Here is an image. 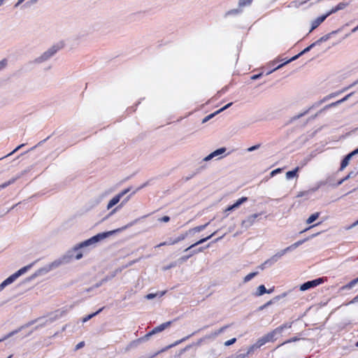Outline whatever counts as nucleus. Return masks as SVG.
Masks as SVG:
<instances>
[{
    "mask_svg": "<svg viewBox=\"0 0 358 358\" xmlns=\"http://www.w3.org/2000/svg\"><path fill=\"white\" fill-rule=\"evenodd\" d=\"M31 267V264L24 266L7 278L0 284V292L2 291L6 286L13 283L18 277L26 273Z\"/></svg>",
    "mask_w": 358,
    "mask_h": 358,
    "instance_id": "1",
    "label": "nucleus"
},
{
    "mask_svg": "<svg viewBox=\"0 0 358 358\" xmlns=\"http://www.w3.org/2000/svg\"><path fill=\"white\" fill-rule=\"evenodd\" d=\"M31 267V264L24 266L7 278L0 284V292L2 291L6 286L13 283L18 277L26 273Z\"/></svg>",
    "mask_w": 358,
    "mask_h": 358,
    "instance_id": "2",
    "label": "nucleus"
},
{
    "mask_svg": "<svg viewBox=\"0 0 358 358\" xmlns=\"http://www.w3.org/2000/svg\"><path fill=\"white\" fill-rule=\"evenodd\" d=\"M113 233H114V231L98 234L96 236H94L92 238H89L88 240L80 243L79 246L77 248L85 247V246L90 245L91 244L95 243L103 238H106V237L113 234Z\"/></svg>",
    "mask_w": 358,
    "mask_h": 358,
    "instance_id": "3",
    "label": "nucleus"
},
{
    "mask_svg": "<svg viewBox=\"0 0 358 358\" xmlns=\"http://www.w3.org/2000/svg\"><path fill=\"white\" fill-rule=\"evenodd\" d=\"M325 281L324 278H319L313 280L307 281L300 286L301 291H306L310 288L315 287Z\"/></svg>",
    "mask_w": 358,
    "mask_h": 358,
    "instance_id": "4",
    "label": "nucleus"
},
{
    "mask_svg": "<svg viewBox=\"0 0 358 358\" xmlns=\"http://www.w3.org/2000/svg\"><path fill=\"white\" fill-rule=\"evenodd\" d=\"M129 191V189H125L113 196L108 203L107 209H110L115 205H116L120 199Z\"/></svg>",
    "mask_w": 358,
    "mask_h": 358,
    "instance_id": "5",
    "label": "nucleus"
},
{
    "mask_svg": "<svg viewBox=\"0 0 358 358\" xmlns=\"http://www.w3.org/2000/svg\"><path fill=\"white\" fill-rule=\"evenodd\" d=\"M262 215V213H255L248 216L245 220L241 222V227L245 229H248L252 226L255 222L257 218Z\"/></svg>",
    "mask_w": 358,
    "mask_h": 358,
    "instance_id": "6",
    "label": "nucleus"
},
{
    "mask_svg": "<svg viewBox=\"0 0 358 358\" xmlns=\"http://www.w3.org/2000/svg\"><path fill=\"white\" fill-rule=\"evenodd\" d=\"M171 323H172V322L169 321V322H164L163 324H161L160 325L155 327L151 331L145 335V337L146 338H149L150 336H152V335H153L155 334H157V333H159V332H161V331H164L166 328L170 327Z\"/></svg>",
    "mask_w": 358,
    "mask_h": 358,
    "instance_id": "7",
    "label": "nucleus"
},
{
    "mask_svg": "<svg viewBox=\"0 0 358 358\" xmlns=\"http://www.w3.org/2000/svg\"><path fill=\"white\" fill-rule=\"evenodd\" d=\"M282 329H283L282 327H280L275 329L272 331L268 333L267 334H266L264 336L266 338V341H267V343L275 341V335L278 333H280L282 330Z\"/></svg>",
    "mask_w": 358,
    "mask_h": 358,
    "instance_id": "8",
    "label": "nucleus"
},
{
    "mask_svg": "<svg viewBox=\"0 0 358 358\" xmlns=\"http://www.w3.org/2000/svg\"><path fill=\"white\" fill-rule=\"evenodd\" d=\"M326 16L322 15L314 20L311 22V29H310L309 33L312 32L314 29L318 27L326 20Z\"/></svg>",
    "mask_w": 358,
    "mask_h": 358,
    "instance_id": "9",
    "label": "nucleus"
},
{
    "mask_svg": "<svg viewBox=\"0 0 358 358\" xmlns=\"http://www.w3.org/2000/svg\"><path fill=\"white\" fill-rule=\"evenodd\" d=\"M316 45V43H313L312 44H310L309 46H308L307 48H306L303 51H301L300 53H299L298 55H295L294 57H292L290 59H289L287 62H286L285 64L286 63H288L289 62H292V61H294L296 59H297L298 57H299L301 55H303L304 53L310 51L315 45Z\"/></svg>",
    "mask_w": 358,
    "mask_h": 358,
    "instance_id": "10",
    "label": "nucleus"
},
{
    "mask_svg": "<svg viewBox=\"0 0 358 358\" xmlns=\"http://www.w3.org/2000/svg\"><path fill=\"white\" fill-rule=\"evenodd\" d=\"M225 151H226V148H222L217 149L215 151H214L212 153H210L209 155H208L204 159V160H206V161L210 160L212 158H213L214 157H216V156H217L219 155H221V154L224 153Z\"/></svg>",
    "mask_w": 358,
    "mask_h": 358,
    "instance_id": "11",
    "label": "nucleus"
},
{
    "mask_svg": "<svg viewBox=\"0 0 358 358\" xmlns=\"http://www.w3.org/2000/svg\"><path fill=\"white\" fill-rule=\"evenodd\" d=\"M215 232L211 234L210 235H209L208 236H207L206 238L200 239L199 241H198L197 242L194 243V244H192L189 247H188L187 249H185V251H187L188 250L195 247L196 245H198L199 244H201V243L207 241L208 240L211 238L215 235Z\"/></svg>",
    "mask_w": 358,
    "mask_h": 358,
    "instance_id": "12",
    "label": "nucleus"
},
{
    "mask_svg": "<svg viewBox=\"0 0 358 358\" xmlns=\"http://www.w3.org/2000/svg\"><path fill=\"white\" fill-rule=\"evenodd\" d=\"M300 168L299 166L296 167L294 170L287 171L286 173V178L287 179H292L293 178H298V172L299 171Z\"/></svg>",
    "mask_w": 358,
    "mask_h": 358,
    "instance_id": "13",
    "label": "nucleus"
},
{
    "mask_svg": "<svg viewBox=\"0 0 358 358\" xmlns=\"http://www.w3.org/2000/svg\"><path fill=\"white\" fill-rule=\"evenodd\" d=\"M189 231L185 232V234H180L179 236H178L176 238L173 239V240H170V244H176L183 240L185 239V238L187 236V235L189 234Z\"/></svg>",
    "mask_w": 358,
    "mask_h": 358,
    "instance_id": "14",
    "label": "nucleus"
},
{
    "mask_svg": "<svg viewBox=\"0 0 358 358\" xmlns=\"http://www.w3.org/2000/svg\"><path fill=\"white\" fill-rule=\"evenodd\" d=\"M351 158H352L351 155H347L344 157V159L342 160V162L341 163V166L339 169L340 171H343V170H344V169H345V167L349 164V162Z\"/></svg>",
    "mask_w": 358,
    "mask_h": 358,
    "instance_id": "15",
    "label": "nucleus"
},
{
    "mask_svg": "<svg viewBox=\"0 0 358 358\" xmlns=\"http://www.w3.org/2000/svg\"><path fill=\"white\" fill-rule=\"evenodd\" d=\"M304 242L303 240H301V241H299L296 243H294V244L287 247L283 251H282V253L285 254V252H288V251H290L292 250H294L295 248H296L297 247H299V245H301Z\"/></svg>",
    "mask_w": 358,
    "mask_h": 358,
    "instance_id": "16",
    "label": "nucleus"
},
{
    "mask_svg": "<svg viewBox=\"0 0 358 358\" xmlns=\"http://www.w3.org/2000/svg\"><path fill=\"white\" fill-rule=\"evenodd\" d=\"M232 105V103H229L228 104H227L225 106H224L223 108H220L219 110L216 111L215 113H213V114H210L208 116H207L204 120H203V122H206V120H209L210 118H211L212 117H213L215 115V114H217V113H219L221 111H223L224 110H225L226 108H229L230 106Z\"/></svg>",
    "mask_w": 358,
    "mask_h": 358,
    "instance_id": "17",
    "label": "nucleus"
},
{
    "mask_svg": "<svg viewBox=\"0 0 358 358\" xmlns=\"http://www.w3.org/2000/svg\"><path fill=\"white\" fill-rule=\"evenodd\" d=\"M248 200V197L243 196L238 199L233 205L235 208H238L241 204L246 202Z\"/></svg>",
    "mask_w": 358,
    "mask_h": 358,
    "instance_id": "18",
    "label": "nucleus"
},
{
    "mask_svg": "<svg viewBox=\"0 0 358 358\" xmlns=\"http://www.w3.org/2000/svg\"><path fill=\"white\" fill-rule=\"evenodd\" d=\"M258 295L259 296H261V295H263L265 293H271L272 292V289H270V290H266L265 286L264 285H259L258 287Z\"/></svg>",
    "mask_w": 358,
    "mask_h": 358,
    "instance_id": "19",
    "label": "nucleus"
},
{
    "mask_svg": "<svg viewBox=\"0 0 358 358\" xmlns=\"http://www.w3.org/2000/svg\"><path fill=\"white\" fill-rule=\"evenodd\" d=\"M350 95H351L350 94H348V95H346L345 97H343V99H340V100H338V101H336V102H334V103H330V104L328 106V107H333V106H338V104H340V103H341L344 102L345 101L348 100V99L350 97Z\"/></svg>",
    "mask_w": 358,
    "mask_h": 358,
    "instance_id": "20",
    "label": "nucleus"
},
{
    "mask_svg": "<svg viewBox=\"0 0 358 358\" xmlns=\"http://www.w3.org/2000/svg\"><path fill=\"white\" fill-rule=\"evenodd\" d=\"M206 226H207V224L197 226L196 227H194V228L189 229V233L191 234V233H194V232H199V231L203 230L206 227Z\"/></svg>",
    "mask_w": 358,
    "mask_h": 358,
    "instance_id": "21",
    "label": "nucleus"
},
{
    "mask_svg": "<svg viewBox=\"0 0 358 358\" xmlns=\"http://www.w3.org/2000/svg\"><path fill=\"white\" fill-rule=\"evenodd\" d=\"M59 48H56L55 46L52 47L51 49H50L48 52L44 53V57L45 58H48L52 55H53L59 49Z\"/></svg>",
    "mask_w": 358,
    "mask_h": 358,
    "instance_id": "22",
    "label": "nucleus"
},
{
    "mask_svg": "<svg viewBox=\"0 0 358 358\" xmlns=\"http://www.w3.org/2000/svg\"><path fill=\"white\" fill-rule=\"evenodd\" d=\"M319 215H320V213H315L312 214L306 220V223L310 224V223L313 222L318 218Z\"/></svg>",
    "mask_w": 358,
    "mask_h": 358,
    "instance_id": "23",
    "label": "nucleus"
},
{
    "mask_svg": "<svg viewBox=\"0 0 358 358\" xmlns=\"http://www.w3.org/2000/svg\"><path fill=\"white\" fill-rule=\"evenodd\" d=\"M252 2V0H239L238 6L244 7L247 6H250Z\"/></svg>",
    "mask_w": 358,
    "mask_h": 358,
    "instance_id": "24",
    "label": "nucleus"
},
{
    "mask_svg": "<svg viewBox=\"0 0 358 358\" xmlns=\"http://www.w3.org/2000/svg\"><path fill=\"white\" fill-rule=\"evenodd\" d=\"M258 274V272H252L249 274H248L243 279L244 282H247L250 281L251 279H252L255 276H256Z\"/></svg>",
    "mask_w": 358,
    "mask_h": 358,
    "instance_id": "25",
    "label": "nucleus"
},
{
    "mask_svg": "<svg viewBox=\"0 0 358 358\" xmlns=\"http://www.w3.org/2000/svg\"><path fill=\"white\" fill-rule=\"evenodd\" d=\"M266 343H267V341H266V338L264 336L263 337L258 339V341L256 343V345H257V347H261V346L264 345V344H266Z\"/></svg>",
    "mask_w": 358,
    "mask_h": 358,
    "instance_id": "26",
    "label": "nucleus"
},
{
    "mask_svg": "<svg viewBox=\"0 0 358 358\" xmlns=\"http://www.w3.org/2000/svg\"><path fill=\"white\" fill-rule=\"evenodd\" d=\"M18 331H19L18 330H15V331L10 332L9 334H8L7 335H6L5 336H3L2 338L0 339V343L8 339V338L11 337L14 334H17Z\"/></svg>",
    "mask_w": 358,
    "mask_h": 358,
    "instance_id": "27",
    "label": "nucleus"
},
{
    "mask_svg": "<svg viewBox=\"0 0 358 358\" xmlns=\"http://www.w3.org/2000/svg\"><path fill=\"white\" fill-rule=\"evenodd\" d=\"M15 178H12L11 180H8V182H6L1 185H0V189H3L6 187L7 186L13 184L15 181Z\"/></svg>",
    "mask_w": 358,
    "mask_h": 358,
    "instance_id": "28",
    "label": "nucleus"
},
{
    "mask_svg": "<svg viewBox=\"0 0 358 358\" xmlns=\"http://www.w3.org/2000/svg\"><path fill=\"white\" fill-rule=\"evenodd\" d=\"M103 309V308H100L99 310H98L96 313H92V314H90V315H88L86 317H85V318L83 319V322H86V321H87L88 320L91 319L92 317H93L94 316H95L96 315H97L98 313H99L100 312H101Z\"/></svg>",
    "mask_w": 358,
    "mask_h": 358,
    "instance_id": "29",
    "label": "nucleus"
},
{
    "mask_svg": "<svg viewBox=\"0 0 358 358\" xmlns=\"http://www.w3.org/2000/svg\"><path fill=\"white\" fill-rule=\"evenodd\" d=\"M349 5V3L348 2H341L339 3L337 6H336L337 7V9L338 10H343L345 8H346Z\"/></svg>",
    "mask_w": 358,
    "mask_h": 358,
    "instance_id": "30",
    "label": "nucleus"
},
{
    "mask_svg": "<svg viewBox=\"0 0 358 358\" xmlns=\"http://www.w3.org/2000/svg\"><path fill=\"white\" fill-rule=\"evenodd\" d=\"M337 11H338V10L337 9V7L335 6V7L332 8L327 13L324 14V15L326 16V17H327L330 15L335 13Z\"/></svg>",
    "mask_w": 358,
    "mask_h": 358,
    "instance_id": "31",
    "label": "nucleus"
},
{
    "mask_svg": "<svg viewBox=\"0 0 358 358\" xmlns=\"http://www.w3.org/2000/svg\"><path fill=\"white\" fill-rule=\"evenodd\" d=\"M236 341V338H231L230 340L227 341L224 343V345L229 346V345L234 344Z\"/></svg>",
    "mask_w": 358,
    "mask_h": 358,
    "instance_id": "32",
    "label": "nucleus"
},
{
    "mask_svg": "<svg viewBox=\"0 0 358 358\" xmlns=\"http://www.w3.org/2000/svg\"><path fill=\"white\" fill-rule=\"evenodd\" d=\"M25 144L22 143L20 145H18L15 149H14L11 152H10L9 154H8L6 156H10L11 155H13L14 152H15L16 151H17L18 150H20L21 148L24 147Z\"/></svg>",
    "mask_w": 358,
    "mask_h": 358,
    "instance_id": "33",
    "label": "nucleus"
},
{
    "mask_svg": "<svg viewBox=\"0 0 358 358\" xmlns=\"http://www.w3.org/2000/svg\"><path fill=\"white\" fill-rule=\"evenodd\" d=\"M129 200V197L125 200L123 201L117 207H116L112 211V213H115L118 208H120L123 206L124 203H126Z\"/></svg>",
    "mask_w": 358,
    "mask_h": 358,
    "instance_id": "34",
    "label": "nucleus"
},
{
    "mask_svg": "<svg viewBox=\"0 0 358 358\" xmlns=\"http://www.w3.org/2000/svg\"><path fill=\"white\" fill-rule=\"evenodd\" d=\"M159 220L160 222H168L170 220V217L165 215V216H163L162 217L159 218Z\"/></svg>",
    "mask_w": 358,
    "mask_h": 358,
    "instance_id": "35",
    "label": "nucleus"
},
{
    "mask_svg": "<svg viewBox=\"0 0 358 358\" xmlns=\"http://www.w3.org/2000/svg\"><path fill=\"white\" fill-rule=\"evenodd\" d=\"M259 147H260V145H259V144H257V145H254V146H252V147L248 148L247 149V150H248V152H252V151H253V150H255L258 149Z\"/></svg>",
    "mask_w": 358,
    "mask_h": 358,
    "instance_id": "36",
    "label": "nucleus"
},
{
    "mask_svg": "<svg viewBox=\"0 0 358 358\" xmlns=\"http://www.w3.org/2000/svg\"><path fill=\"white\" fill-rule=\"evenodd\" d=\"M7 64V61L6 59H3L0 61V70L3 69Z\"/></svg>",
    "mask_w": 358,
    "mask_h": 358,
    "instance_id": "37",
    "label": "nucleus"
},
{
    "mask_svg": "<svg viewBox=\"0 0 358 358\" xmlns=\"http://www.w3.org/2000/svg\"><path fill=\"white\" fill-rule=\"evenodd\" d=\"M170 241H164V242H162V243H160L159 244H158L156 248H159V247H162V246H164V245H170Z\"/></svg>",
    "mask_w": 358,
    "mask_h": 358,
    "instance_id": "38",
    "label": "nucleus"
},
{
    "mask_svg": "<svg viewBox=\"0 0 358 358\" xmlns=\"http://www.w3.org/2000/svg\"><path fill=\"white\" fill-rule=\"evenodd\" d=\"M176 266V262L171 263L170 265L164 267V270L166 271V270L170 269L171 268L174 267Z\"/></svg>",
    "mask_w": 358,
    "mask_h": 358,
    "instance_id": "39",
    "label": "nucleus"
},
{
    "mask_svg": "<svg viewBox=\"0 0 358 358\" xmlns=\"http://www.w3.org/2000/svg\"><path fill=\"white\" fill-rule=\"evenodd\" d=\"M358 282V278H355L354 280H352L350 283H349V287H352L354 286L355 284H357Z\"/></svg>",
    "mask_w": 358,
    "mask_h": 358,
    "instance_id": "40",
    "label": "nucleus"
},
{
    "mask_svg": "<svg viewBox=\"0 0 358 358\" xmlns=\"http://www.w3.org/2000/svg\"><path fill=\"white\" fill-rule=\"evenodd\" d=\"M84 345H85V342L84 341H81V342H80L79 343L77 344V345L76 347V349L78 350V349L83 348Z\"/></svg>",
    "mask_w": 358,
    "mask_h": 358,
    "instance_id": "41",
    "label": "nucleus"
},
{
    "mask_svg": "<svg viewBox=\"0 0 358 358\" xmlns=\"http://www.w3.org/2000/svg\"><path fill=\"white\" fill-rule=\"evenodd\" d=\"M192 255H187V256H183L182 257L180 260L182 262H185L187 261Z\"/></svg>",
    "mask_w": 358,
    "mask_h": 358,
    "instance_id": "42",
    "label": "nucleus"
},
{
    "mask_svg": "<svg viewBox=\"0 0 358 358\" xmlns=\"http://www.w3.org/2000/svg\"><path fill=\"white\" fill-rule=\"evenodd\" d=\"M280 171H281V169H275V170H273V171H271V175L272 176H273L275 174H276V173H280Z\"/></svg>",
    "mask_w": 358,
    "mask_h": 358,
    "instance_id": "43",
    "label": "nucleus"
},
{
    "mask_svg": "<svg viewBox=\"0 0 358 358\" xmlns=\"http://www.w3.org/2000/svg\"><path fill=\"white\" fill-rule=\"evenodd\" d=\"M357 154H358V148L355 149V150H353L352 152H351L348 155H351V157H352L354 155H355Z\"/></svg>",
    "mask_w": 358,
    "mask_h": 358,
    "instance_id": "44",
    "label": "nucleus"
},
{
    "mask_svg": "<svg viewBox=\"0 0 358 358\" xmlns=\"http://www.w3.org/2000/svg\"><path fill=\"white\" fill-rule=\"evenodd\" d=\"M236 209L234 207V205H231L229 206H228L226 209H225V212H227V211H231V210H233Z\"/></svg>",
    "mask_w": 358,
    "mask_h": 358,
    "instance_id": "45",
    "label": "nucleus"
},
{
    "mask_svg": "<svg viewBox=\"0 0 358 358\" xmlns=\"http://www.w3.org/2000/svg\"><path fill=\"white\" fill-rule=\"evenodd\" d=\"M357 225H358V220H357L356 222H355L354 223H352V224L350 227H348L347 229H352V227H355V226H357Z\"/></svg>",
    "mask_w": 358,
    "mask_h": 358,
    "instance_id": "46",
    "label": "nucleus"
},
{
    "mask_svg": "<svg viewBox=\"0 0 358 358\" xmlns=\"http://www.w3.org/2000/svg\"><path fill=\"white\" fill-rule=\"evenodd\" d=\"M205 248H199L197 250H194L193 252L194 254H196V253H199V252H203V250H204Z\"/></svg>",
    "mask_w": 358,
    "mask_h": 358,
    "instance_id": "47",
    "label": "nucleus"
},
{
    "mask_svg": "<svg viewBox=\"0 0 358 358\" xmlns=\"http://www.w3.org/2000/svg\"><path fill=\"white\" fill-rule=\"evenodd\" d=\"M327 38H325L324 36H323V37L320 38L319 40H317L315 43H316V44H317V43H319L320 42H321V41H325V40H327Z\"/></svg>",
    "mask_w": 358,
    "mask_h": 358,
    "instance_id": "48",
    "label": "nucleus"
},
{
    "mask_svg": "<svg viewBox=\"0 0 358 358\" xmlns=\"http://www.w3.org/2000/svg\"><path fill=\"white\" fill-rule=\"evenodd\" d=\"M83 257V254L82 253H78L76 255V259H80V258H82Z\"/></svg>",
    "mask_w": 358,
    "mask_h": 358,
    "instance_id": "49",
    "label": "nucleus"
},
{
    "mask_svg": "<svg viewBox=\"0 0 358 358\" xmlns=\"http://www.w3.org/2000/svg\"><path fill=\"white\" fill-rule=\"evenodd\" d=\"M266 307H267V306H266V305L264 303V305H262V306H259V310H264V308H266Z\"/></svg>",
    "mask_w": 358,
    "mask_h": 358,
    "instance_id": "50",
    "label": "nucleus"
},
{
    "mask_svg": "<svg viewBox=\"0 0 358 358\" xmlns=\"http://www.w3.org/2000/svg\"><path fill=\"white\" fill-rule=\"evenodd\" d=\"M260 76H261V74H259V75H254V76H252V80H255V79H257V78H259Z\"/></svg>",
    "mask_w": 358,
    "mask_h": 358,
    "instance_id": "51",
    "label": "nucleus"
},
{
    "mask_svg": "<svg viewBox=\"0 0 358 358\" xmlns=\"http://www.w3.org/2000/svg\"><path fill=\"white\" fill-rule=\"evenodd\" d=\"M24 0H18L17 3L15 4V7L18 6L20 3H22Z\"/></svg>",
    "mask_w": 358,
    "mask_h": 358,
    "instance_id": "52",
    "label": "nucleus"
},
{
    "mask_svg": "<svg viewBox=\"0 0 358 358\" xmlns=\"http://www.w3.org/2000/svg\"><path fill=\"white\" fill-rule=\"evenodd\" d=\"M227 328V326H225V327H222L220 330H219V332L221 333L222 332L224 329H226Z\"/></svg>",
    "mask_w": 358,
    "mask_h": 358,
    "instance_id": "53",
    "label": "nucleus"
},
{
    "mask_svg": "<svg viewBox=\"0 0 358 358\" xmlns=\"http://www.w3.org/2000/svg\"><path fill=\"white\" fill-rule=\"evenodd\" d=\"M273 301L271 300V301H268V302H266L265 304L266 305V306H268L269 305L272 304Z\"/></svg>",
    "mask_w": 358,
    "mask_h": 358,
    "instance_id": "54",
    "label": "nucleus"
},
{
    "mask_svg": "<svg viewBox=\"0 0 358 358\" xmlns=\"http://www.w3.org/2000/svg\"><path fill=\"white\" fill-rule=\"evenodd\" d=\"M354 301H358V294L354 298L352 302Z\"/></svg>",
    "mask_w": 358,
    "mask_h": 358,
    "instance_id": "55",
    "label": "nucleus"
},
{
    "mask_svg": "<svg viewBox=\"0 0 358 358\" xmlns=\"http://www.w3.org/2000/svg\"><path fill=\"white\" fill-rule=\"evenodd\" d=\"M357 30H358V28H357V26L356 27H355V28L352 30V32H355V31H357Z\"/></svg>",
    "mask_w": 358,
    "mask_h": 358,
    "instance_id": "56",
    "label": "nucleus"
},
{
    "mask_svg": "<svg viewBox=\"0 0 358 358\" xmlns=\"http://www.w3.org/2000/svg\"><path fill=\"white\" fill-rule=\"evenodd\" d=\"M349 178H350V174H349L348 176H346V177L343 180H343H345L348 179Z\"/></svg>",
    "mask_w": 358,
    "mask_h": 358,
    "instance_id": "57",
    "label": "nucleus"
},
{
    "mask_svg": "<svg viewBox=\"0 0 358 358\" xmlns=\"http://www.w3.org/2000/svg\"><path fill=\"white\" fill-rule=\"evenodd\" d=\"M148 299H150L152 297V294H148V296H147Z\"/></svg>",
    "mask_w": 358,
    "mask_h": 358,
    "instance_id": "58",
    "label": "nucleus"
},
{
    "mask_svg": "<svg viewBox=\"0 0 358 358\" xmlns=\"http://www.w3.org/2000/svg\"><path fill=\"white\" fill-rule=\"evenodd\" d=\"M4 0H0V6L3 4Z\"/></svg>",
    "mask_w": 358,
    "mask_h": 358,
    "instance_id": "59",
    "label": "nucleus"
},
{
    "mask_svg": "<svg viewBox=\"0 0 358 358\" xmlns=\"http://www.w3.org/2000/svg\"><path fill=\"white\" fill-rule=\"evenodd\" d=\"M282 65H283V64H280V65H279V66L277 67V69L280 68L281 66H282Z\"/></svg>",
    "mask_w": 358,
    "mask_h": 358,
    "instance_id": "60",
    "label": "nucleus"
},
{
    "mask_svg": "<svg viewBox=\"0 0 358 358\" xmlns=\"http://www.w3.org/2000/svg\"><path fill=\"white\" fill-rule=\"evenodd\" d=\"M356 346L358 347V341L356 343Z\"/></svg>",
    "mask_w": 358,
    "mask_h": 358,
    "instance_id": "61",
    "label": "nucleus"
},
{
    "mask_svg": "<svg viewBox=\"0 0 358 358\" xmlns=\"http://www.w3.org/2000/svg\"><path fill=\"white\" fill-rule=\"evenodd\" d=\"M12 355H10L8 358H11Z\"/></svg>",
    "mask_w": 358,
    "mask_h": 358,
    "instance_id": "62",
    "label": "nucleus"
},
{
    "mask_svg": "<svg viewBox=\"0 0 358 358\" xmlns=\"http://www.w3.org/2000/svg\"><path fill=\"white\" fill-rule=\"evenodd\" d=\"M357 28H358V24H357Z\"/></svg>",
    "mask_w": 358,
    "mask_h": 358,
    "instance_id": "63",
    "label": "nucleus"
}]
</instances>
